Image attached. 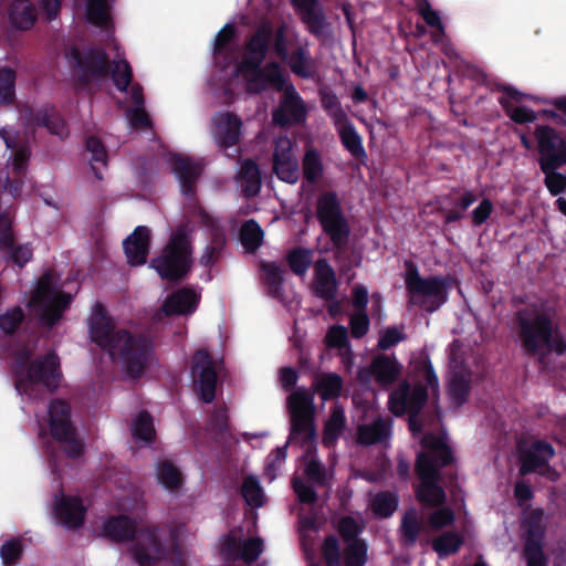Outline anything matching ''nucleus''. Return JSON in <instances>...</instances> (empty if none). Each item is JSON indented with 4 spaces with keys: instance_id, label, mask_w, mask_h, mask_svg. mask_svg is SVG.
Wrapping results in <instances>:
<instances>
[{
    "instance_id": "42",
    "label": "nucleus",
    "mask_w": 566,
    "mask_h": 566,
    "mask_svg": "<svg viewBox=\"0 0 566 566\" xmlns=\"http://www.w3.org/2000/svg\"><path fill=\"white\" fill-rule=\"evenodd\" d=\"M116 55L112 63L111 78L115 87L119 92H126L133 78V70L126 59L123 57L124 53L119 52V48L115 46Z\"/></svg>"
},
{
    "instance_id": "39",
    "label": "nucleus",
    "mask_w": 566,
    "mask_h": 566,
    "mask_svg": "<svg viewBox=\"0 0 566 566\" xmlns=\"http://www.w3.org/2000/svg\"><path fill=\"white\" fill-rule=\"evenodd\" d=\"M9 19L14 28L28 30L36 20L35 7L29 0H17L10 7Z\"/></svg>"
},
{
    "instance_id": "13",
    "label": "nucleus",
    "mask_w": 566,
    "mask_h": 566,
    "mask_svg": "<svg viewBox=\"0 0 566 566\" xmlns=\"http://www.w3.org/2000/svg\"><path fill=\"white\" fill-rule=\"evenodd\" d=\"M48 424L52 437L69 458L77 459L83 453V443L76 438L71 422L70 406L62 400H54L48 410Z\"/></svg>"
},
{
    "instance_id": "49",
    "label": "nucleus",
    "mask_w": 566,
    "mask_h": 566,
    "mask_svg": "<svg viewBox=\"0 0 566 566\" xmlns=\"http://www.w3.org/2000/svg\"><path fill=\"white\" fill-rule=\"evenodd\" d=\"M133 438L137 443H150L155 438L153 419L149 413L138 412L132 422Z\"/></svg>"
},
{
    "instance_id": "48",
    "label": "nucleus",
    "mask_w": 566,
    "mask_h": 566,
    "mask_svg": "<svg viewBox=\"0 0 566 566\" xmlns=\"http://www.w3.org/2000/svg\"><path fill=\"white\" fill-rule=\"evenodd\" d=\"M370 510L378 517L391 516L398 506V496L394 492H378L370 497Z\"/></svg>"
},
{
    "instance_id": "2",
    "label": "nucleus",
    "mask_w": 566,
    "mask_h": 566,
    "mask_svg": "<svg viewBox=\"0 0 566 566\" xmlns=\"http://www.w3.org/2000/svg\"><path fill=\"white\" fill-rule=\"evenodd\" d=\"M287 406L291 413V441H297L306 448L304 475L295 476L292 480L293 489L302 503L312 504L316 501V492L313 484L323 485L327 481L326 472L322 463L315 458L313 449L316 432L313 426V396L307 389L297 388L287 398Z\"/></svg>"
},
{
    "instance_id": "27",
    "label": "nucleus",
    "mask_w": 566,
    "mask_h": 566,
    "mask_svg": "<svg viewBox=\"0 0 566 566\" xmlns=\"http://www.w3.org/2000/svg\"><path fill=\"white\" fill-rule=\"evenodd\" d=\"M150 231L145 226H138L123 242L127 261L130 265L146 263L149 252Z\"/></svg>"
},
{
    "instance_id": "30",
    "label": "nucleus",
    "mask_w": 566,
    "mask_h": 566,
    "mask_svg": "<svg viewBox=\"0 0 566 566\" xmlns=\"http://www.w3.org/2000/svg\"><path fill=\"white\" fill-rule=\"evenodd\" d=\"M314 270L313 290L315 295L324 300L333 298L337 287L333 268L326 260L319 259L316 261Z\"/></svg>"
},
{
    "instance_id": "41",
    "label": "nucleus",
    "mask_w": 566,
    "mask_h": 566,
    "mask_svg": "<svg viewBox=\"0 0 566 566\" xmlns=\"http://www.w3.org/2000/svg\"><path fill=\"white\" fill-rule=\"evenodd\" d=\"M464 543V535L455 531H447L432 539V549L439 558L457 554Z\"/></svg>"
},
{
    "instance_id": "14",
    "label": "nucleus",
    "mask_w": 566,
    "mask_h": 566,
    "mask_svg": "<svg viewBox=\"0 0 566 566\" xmlns=\"http://www.w3.org/2000/svg\"><path fill=\"white\" fill-rule=\"evenodd\" d=\"M428 398V391L422 385L411 387L407 381L401 382L389 396V409L396 416L409 415V427L413 432L420 431L417 416Z\"/></svg>"
},
{
    "instance_id": "29",
    "label": "nucleus",
    "mask_w": 566,
    "mask_h": 566,
    "mask_svg": "<svg viewBox=\"0 0 566 566\" xmlns=\"http://www.w3.org/2000/svg\"><path fill=\"white\" fill-rule=\"evenodd\" d=\"M200 301V293L193 289L184 287L169 295L163 304L166 315L192 314Z\"/></svg>"
},
{
    "instance_id": "22",
    "label": "nucleus",
    "mask_w": 566,
    "mask_h": 566,
    "mask_svg": "<svg viewBox=\"0 0 566 566\" xmlns=\"http://www.w3.org/2000/svg\"><path fill=\"white\" fill-rule=\"evenodd\" d=\"M263 552V541L260 537L239 542L234 532L224 536L221 542V555L226 559H242L250 564L259 558Z\"/></svg>"
},
{
    "instance_id": "1",
    "label": "nucleus",
    "mask_w": 566,
    "mask_h": 566,
    "mask_svg": "<svg viewBox=\"0 0 566 566\" xmlns=\"http://www.w3.org/2000/svg\"><path fill=\"white\" fill-rule=\"evenodd\" d=\"M87 326L92 342L107 352L127 377L142 376L151 363V342L146 337L132 335L125 329H117L102 304L93 305Z\"/></svg>"
},
{
    "instance_id": "62",
    "label": "nucleus",
    "mask_w": 566,
    "mask_h": 566,
    "mask_svg": "<svg viewBox=\"0 0 566 566\" xmlns=\"http://www.w3.org/2000/svg\"><path fill=\"white\" fill-rule=\"evenodd\" d=\"M24 319V313L17 306L0 315V331L4 334H12Z\"/></svg>"
},
{
    "instance_id": "23",
    "label": "nucleus",
    "mask_w": 566,
    "mask_h": 566,
    "mask_svg": "<svg viewBox=\"0 0 566 566\" xmlns=\"http://www.w3.org/2000/svg\"><path fill=\"white\" fill-rule=\"evenodd\" d=\"M170 166L180 184L184 196L192 198L196 191V181L203 170L202 163L190 157L174 154L170 156Z\"/></svg>"
},
{
    "instance_id": "60",
    "label": "nucleus",
    "mask_w": 566,
    "mask_h": 566,
    "mask_svg": "<svg viewBox=\"0 0 566 566\" xmlns=\"http://www.w3.org/2000/svg\"><path fill=\"white\" fill-rule=\"evenodd\" d=\"M86 150L91 153V167L96 178L102 179V175L98 171L95 164H101L103 167L106 166L107 153L102 142L95 137H90L86 140Z\"/></svg>"
},
{
    "instance_id": "34",
    "label": "nucleus",
    "mask_w": 566,
    "mask_h": 566,
    "mask_svg": "<svg viewBox=\"0 0 566 566\" xmlns=\"http://www.w3.org/2000/svg\"><path fill=\"white\" fill-rule=\"evenodd\" d=\"M339 136L340 143L344 148L355 158L365 159L367 157L366 150L363 146V139L356 130L354 124L349 118L340 124L334 125Z\"/></svg>"
},
{
    "instance_id": "20",
    "label": "nucleus",
    "mask_w": 566,
    "mask_h": 566,
    "mask_svg": "<svg viewBox=\"0 0 566 566\" xmlns=\"http://www.w3.org/2000/svg\"><path fill=\"white\" fill-rule=\"evenodd\" d=\"M242 120L230 112L217 113L212 118L211 134L216 144L227 149L239 144Z\"/></svg>"
},
{
    "instance_id": "33",
    "label": "nucleus",
    "mask_w": 566,
    "mask_h": 566,
    "mask_svg": "<svg viewBox=\"0 0 566 566\" xmlns=\"http://www.w3.org/2000/svg\"><path fill=\"white\" fill-rule=\"evenodd\" d=\"M282 60L294 74L303 78H312L316 73L315 62L311 56L307 43L300 45L294 52L287 53V57Z\"/></svg>"
},
{
    "instance_id": "40",
    "label": "nucleus",
    "mask_w": 566,
    "mask_h": 566,
    "mask_svg": "<svg viewBox=\"0 0 566 566\" xmlns=\"http://www.w3.org/2000/svg\"><path fill=\"white\" fill-rule=\"evenodd\" d=\"M82 0H74L78 4ZM114 0H85L86 20L97 27H106L111 21Z\"/></svg>"
},
{
    "instance_id": "8",
    "label": "nucleus",
    "mask_w": 566,
    "mask_h": 566,
    "mask_svg": "<svg viewBox=\"0 0 566 566\" xmlns=\"http://www.w3.org/2000/svg\"><path fill=\"white\" fill-rule=\"evenodd\" d=\"M195 227L189 222L182 223L171 234L163 253L153 259L150 266L163 279L179 280L187 275L192 264L191 234Z\"/></svg>"
},
{
    "instance_id": "25",
    "label": "nucleus",
    "mask_w": 566,
    "mask_h": 566,
    "mask_svg": "<svg viewBox=\"0 0 566 566\" xmlns=\"http://www.w3.org/2000/svg\"><path fill=\"white\" fill-rule=\"evenodd\" d=\"M0 245L9 251L11 261L19 268H23L33 256V249L29 243L14 247L10 211L0 213Z\"/></svg>"
},
{
    "instance_id": "59",
    "label": "nucleus",
    "mask_w": 566,
    "mask_h": 566,
    "mask_svg": "<svg viewBox=\"0 0 566 566\" xmlns=\"http://www.w3.org/2000/svg\"><path fill=\"white\" fill-rule=\"evenodd\" d=\"M262 271L264 274V283L269 292L273 296L279 297L283 283V272L281 268L275 263H263Z\"/></svg>"
},
{
    "instance_id": "11",
    "label": "nucleus",
    "mask_w": 566,
    "mask_h": 566,
    "mask_svg": "<svg viewBox=\"0 0 566 566\" xmlns=\"http://www.w3.org/2000/svg\"><path fill=\"white\" fill-rule=\"evenodd\" d=\"M66 60L78 86H99L108 74V56L103 49L88 48L81 51L71 48Z\"/></svg>"
},
{
    "instance_id": "64",
    "label": "nucleus",
    "mask_w": 566,
    "mask_h": 566,
    "mask_svg": "<svg viewBox=\"0 0 566 566\" xmlns=\"http://www.w3.org/2000/svg\"><path fill=\"white\" fill-rule=\"evenodd\" d=\"M557 168H545L544 184L552 196H557L566 189V175L556 171Z\"/></svg>"
},
{
    "instance_id": "17",
    "label": "nucleus",
    "mask_w": 566,
    "mask_h": 566,
    "mask_svg": "<svg viewBox=\"0 0 566 566\" xmlns=\"http://www.w3.org/2000/svg\"><path fill=\"white\" fill-rule=\"evenodd\" d=\"M192 378L195 389L203 402H211L216 397L217 369L210 354L200 349L193 355Z\"/></svg>"
},
{
    "instance_id": "7",
    "label": "nucleus",
    "mask_w": 566,
    "mask_h": 566,
    "mask_svg": "<svg viewBox=\"0 0 566 566\" xmlns=\"http://www.w3.org/2000/svg\"><path fill=\"white\" fill-rule=\"evenodd\" d=\"M403 281L408 303L426 313L437 312L444 305L452 289L450 276H421L417 266L412 264L408 266Z\"/></svg>"
},
{
    "instance_id": "63",
    "label": "nucleus",
    "mask_w": 566,
    "mask_h": 566,
    "mask_svg": "<svg viewBox=\"0 0 566 566\" xmlns=\"http://www.w3.org/2000/svg\"><path fill=\"white\" fill-rule=\"evenodd\" d=\"M291 270L298 275H304L312 262V254L308 250L296 249L289 254Z\"/></svg>"
},
{
    "instance_id": "37",
    "label": "nucleus",
    "mask_w": 566,
    "mask_h": 566,
    "mask_svg": "<svg viewBox=\"0 0 566 566\" xmlns=\"http://www.w3.org/2000/svg\"><path fill=\"white\" fill-rule=\"evenodd\" d=\"M237 182L245 197H253L260 191L261 172L253 160L247 159L241 163Z\"/></svg>"
},
{
    "instance_id": "6",
    "label": "nucleus",
    "mask_w": 566,
    "mask_h": 566,
    "mask_svg": "<svg viewBox=\"0 0 566 566\" xmlns=\"http://www.w3.org/2000/svg\"><path fill=\"white\" fill-rule=\"evenodd\" d=\"M31 352L23 349L11 359V368L15 377V389L21 396L34 399L42 389L53 391L60 382V359L50 353L40 360L30 361Z\"/></svg>"
},
{
    "instance_id": "46",
    "label": "nucleus",
    "mask_w": 566,
    "mask_h": 566,
    "mask_svg": "<svg viewBox=\"0 0 566 566\" xmlns=\"http://www.w3.org/2000/svg\"><path fill=\"white\" fill-rule=\"evenodd\" d=\"M422 531V522L418 516L416 509H409L405 512L400 525V535L403 545H415Z\"/></svg>"
},
{
    "instance_id": "16",
    "label": "nucleus",
    "mask_w": 566,
    "mask_h": 566,
    "mask_svg": "<svg viewBox=\"0 0 566 566\" xmlns=\"http://www.w3.org/2000/svg\"><path fill=\"white\" fill-rule=\"evenodd\" d=\"M272 33V27L269 23L258 28L247 43L243 60L237 65V77H249V73L258 71V66H261L265 59Z\"/></svg>"
},
{
    "instance_id": "53",
    "label": "nucleus",
    "mask_w": 566,
    "mask_h": 566,
    "mask_svg": "<svg viewBox=\"0 0 566 566\" xmlns=\"http://www.w3.org/2000/svg\"><path fill=\"white\" fill-rule=\"evenodd\" d=\"M234 36V27L227 23L217 34L213 46V56L217 62L227 59L229 53L233 51L232 39Z\"/></svg>"
},
{
    "instance_id": "51",
    "label": "nucleus",
    "mask_w": 566,
    "mask_h": 566,
    "mask_svg": "<svg viewBox=\"0 0 566 566\" xmlns=\"http://www.w3.org/2000/svg\"><path fill=\"white\" fill-rule=\"evenodd\" d=\"M156 475L158 482L167 490H176L182 484L180 471L167 460L157 463Z\"/></svg>"
},
{
    "instance_id": "26",
    "label": "nucleus",
    "mask_w": 566,
    "mask_h": 566,
    "mask_svg": "<svg viewBox=\"0 0 566 566\" xmlns=\"http://www.w3.org/2000/svg\"><path fill=\"white\" fill-rule=\"evenodd\" d=\"M54 514L60 524L66 528L80 527L85 517V507L76 496L55 497Z\"/></svg>"
},
{
    "instance_id": "43",
    "label": "nucleus",
    "mask_w": 566,
    "mask_h": 566,
    "mask_svg": "<svg viewBox=\"0 0 566 566\" xmlns=\"http://www.w3.org/2000/svg\"><path fill=\"white\" fill-rule=\"evenodd\" d=\"M448 394L452 407L460 408L469 395V374L449 373Z\"/></svg>"
},
{
    "instance_id": "58",
    "label": "nucleus",
    "mask_w": 566,
    "mask_h": 566,
    "mask_svg": "<svg viewBox=\"0 0 566 566\" xmlns=\"http://www.w3.org/2000/svg\"><path fill=\"white\" fill-rule=\"evenodd\" d=\"M302 17L303 22L307 25L311 33L321 35L324 33L326 28V21L318 4H315L308 9L298 12Z\"/></svg>"
},
{
    "instance_id": "54",
    "label": "nucleus",
    "mask_w": 566,
    "mask_h": 566,
    "mask_svg": "<svg viewBox=\"0 0 566 566\" xmlns=\"http://www.w3.org/2000/svg\"><path fill=\"white\" fill-rule=\"evenodd\" d=\"M315 385L322 399L327 400L339 395L343 387V380L337 374L331 373L319 376Z\"/></svg>"
},
{
    "instance_id": "15",
    "label": "nucleus",
    "mask_w": 566,
    "mask_h": 566,
    "mask_svg": "<svg viewBox=\"0 0 566 566\" xmlns=\"http://www.w3.org/2000/svg\"><path fill=\"white\" fill-rule=\"evenodd\" d=\"M534 135L541 155L539 166L542 170L566 165V140L554 128L537 126Z\"/></svg>"
},
{
    "instance_id": "55",
    "label": "nucleus",
    "mask_w": 566,
    "mask_h": 566,
    "mask_svg": "<svg viewBox=\"0 0 566 566\" xmlns=\"http://www.w3.org/2000/svg\"><path fill=\"white\" fill-rule=\"evenodd\" d=\"M240 239L248 251L254 252L262 243L263 231L258 222L248 220L241 228Z\"/></svg>"
},
{
    "instance_id": "28",
    "label": "nucleus",
    "mask_w": 566,
    "mask_h": 566,
    "mask_svg": "<svg viewBox=\"0 0 566 566\" xmlns=\"http://www.w3.org/2000/svg\"><path fill=\"white\" fill-rule=\"evenodd\" d=\"M554 455V449L543 441L534 442L530 448L521 450V472L523 474L541 472Z\"/></svg>"
},
{
    "instance_id": "35",
    "label": "nucleus",
    "mask_w": 566,
    "mask_h": 566,
    "mask_svg": "<svg viewBox=\"0 0 566 566\" xmlns=\"http://www.w3.org/2000/svg\"><path fill=\"white\" fill-rule=\"evenodd\" d=\"M391 434V421L378 418L369 424L358 428V442L364 446L387 442Z\"/></svg>"
},
{
    "instance_id": "3",
    "label": "nucleus",
    "mask_w": 566,
    "mask_h": 566,
    "mask_svg": "<svg viewBox=\"0 0 566 566\" xmlns=\"http://www.w3.org/2000/svg\"><path fill=\"white\" fill-rule=\"evenodd\" d=\"M556 310L547 301H537L520 310L515 316L518 340L526 353L542 349L563 354L565 342L555 334Z\"/></svg>"
},
{
    "instance_id": "45",
    "label": "nucleus",
    "mask_w": 566,
    "mask_h": 566,
    "mask_svg": "<svg viewBox=\"0 0 566 566\" xmlns=\"http://www.w3.org/2000/svg\"><path fill=\"white\" fill-rule=\"evenodd\" d=\"M326 344L331 348H337L343 356L344 364L349 367L352 365L353 353L348 345L347 328L336 325L329 328L326 335Z\"/></svg>"
},
{
    "instance_id": "21",
    "label": "nucleus",
    "mask_w": 566,
    "mask_h": 566,
    "mask_svg": "<svg viewBox=\"0 0 566 566\" xmlns=\"http://www.w3.org/2000/svg\"><path fill=\"white\" fill-rule=\"evenodd\" d=\"M401 373V366L394 357L386 355L376 356L368 368H361L358 371L360 382H367L374 378L381 387H388L394 384Z\"/></svg>"
},
{
    "instance_id": "32",
    "label": "nucleus",
    "mask_w": 566,
    "mask_h": 566,
    "mask_svg": "<svg viewBox=\"0 0 566 566\" xmlns=\"http://www.w3.org/2000/svg\"><path fill=\"white\" fill-rule=\"evenodd\" d=\"M523 94L512 87H505L500 97V104L505 109L507 116L518 124L532 123L536 119L535 113L526 106H514L513 101H520Z\"/></svg>"
},
{
    "instance_id": "36",
    "label": "nucleus",
    "mask_w": 566,
    "mask_h": 566,
    "mask_svg": "<svg viewBox=\"0 0 566 566\" xmlns=\"http://www.w3.org/2000/svg\"><path fill=\"white\" fill-rule=\"evenodd\" d=\"M418 11L429 27L437 29V32L431 35L432 41L434 43H441L444 54L451 57L454 51L450 45L444 43L446 31L441 22L440 13L434 10L427 0L419 1Z\"/></svg>"
},
{
    "instance_id": "10",
    "label": "nucleus",
    "mask_w": 566,
    "mask_h": 566,
    "mask_svg": "<svg viewBox=\"0 0 566 566\" xmlns=\"http://www.w3.org/2000/svg\"><path fill=\"white\" fill-rule=\"evenodd\" d=\"M72 301L70 294L63 293L55 284L54 275L44 273L28 303L43 326L51 327L62 317Z\"/></svg>"
},
{
    "instance_id": "52",
    "label": "nucleus",
    "mask_w": 566,
    "mask_h": 566,
    "mask_svg": "<svg viewBox=\"0 0 566 566\" xmlns=\"http://www.w3.org/2000/svg\"><path fill=\"white\" fill-rule=\"evenodd\" d=\"M241 494L249 506L261 507L265 495L256 476L250 475L243 480Z\"/></svg>"
},
{
    "instance_id": "31",
    "label": "nucleus",
    "mask_w": 566,
    "mask_h": 566,
    "mask_svg": "<svg viewBox=\"0 0 566 566\" xmlns=\"http://www.w3.org/2000/svg\"><path fill=\"white\" fill-rule=\"evenodd\" d=\"M543 536V527L537 523H530L524 545V558L527 566H546L542 549Z\"/></svg>"
},
{
    "instance_id": "18",
    "label": "nucleus",
    "mask_w": 566,
    "mask_h": 566,
    "mask_svg": "<svg viewBox=\"0 0 566 566\" xmlns=\"http://www.w3.org/2000/svg\"><path fill=\"white\" fill-rule=\"evenodd\" d=\"M273 171L287 184H296L300 178V165L294 153L293 142L284 136L275 142L273 151Z\"/></svg>"
},
{
    "instance_id": "4",
    "label": "nucleus",
    "mask_w": 566,
    "mask_h": 566,
    "mask_svg": "<svg viewBox=\"0 0 566 566\" xmlns=\"http://www.w3.org/2000/svg\"><path fill=\"white\" fill-rule=\"evenodd\" d=\"M102 535L114 542L130 539V554L139 566H153L168 559V549L161 542L159 528L137 526L127 516L112 517L104 522Z\"/></svg>"
},
{
    "instance_id": "56",
    "label": "nucleus",
    "mask_w": 566,
    "mask_h": 566,
    "mask_svg": "<svg viewBox=\"0 0 566 566\" xmlns=\"http://www.w3.org/2000/svg\"><path fill=\"white\" fill-rule=\"evenodd\" d=\"M367 562V545L361 539L347 542L344 548L345 566H365Z\"/></svg>"
},
{
    "instance_id": "44",
    "label": "nucleus",
    "mask_w": 566,
    "mask_h": 566,
    "mask_svg": "<svg viewBox=\"0 0 566 566\" xmlns=\"http://www.w3.org/2000/svg\"><path fill=\"white\" fill-rule=\"evenodd\" d=\"M302 172L308 184H316L323 177V158L317 149H306L302 160Z\"/></svg>"
},
{
    "instance_id": "61",
    "label": "nucleus",
    "mask_w": 566,
    "mask_h": 566,
    "mask_svg": "<svg viewBox=\"0 0 566 566\" xmlns=\"http://www.w3.org/2000/svg\"><path fill=\"white\" fill-rule=\"evenodd\" d=\"M15 73L8 67H0V103L10 104L14 99Z\"/></svg>"
},
{
    "instance_id": "19",
    "label": "nucleus",
    "mask_w": 566,
    "mask_h": 566,
    "mask_svg": "<svg viewBox=\"0 0 566 566\" xmlns=\"http://www.w3.org/2000/svg\"><path fill=\"white\" fill-rule=\"evenodd\" d=\"M307 108L292 84L285 86L279 106L273 111V122L281 126L305 122Z\"/></svg>"
},
{
    "instance_id": "24",
    "label": "nucleus",
    "mask_w": 566,
    "mask_h": 566,
    "mask_svg": "<svg viewBox=\"0 0 566 566\" xmlns=\"http://www.w3.org/2000/svg\"><path fill=\"white\" fill-rule=\"evenodd\" d=\"M247 82V91L249 93H260L266 86H272L277 91H284L286 78L284 71L279 63H268L263 69L258 66V71L249 73V77H243Z\"/></svg>"
},
{
    "instance_id": "47",
    "label": "nucleus",
    "mask_w": 566,
    "mask_h": 566,
    "mask_svg": "<svg viewBox=\"0 0 566 566\" xmlns=\"http://www.w3.org/2000/svg\"><path fill=\"white\" fill-rule=\"evenodd\" d=\"M345 427V412L344 409L336 403L331 412L328 420L325 423L324 433H323V443L326 447H332Z\"/></svg>"
},
{
    "instance_id": "57",
    "label": "nucleus",
    "mask_w": 566,
    "mask_h": 566,
    "mask_svg": "<svg viewBox=\"0 0 566 566\" xmlns=\"http://www.w3.org/2000/svg\"><path fill=\"white\" fill-rule=\"evenodd\" d=\"M322 107L332 119L333 124H340L348 118L346 112L342 107V104L333 92H324L322 94Z\"/></svg>"
},
{
    "instance_id": "5",
    "label": "nucleus",
    "mask_w": 566,
    "mask_h": 566,
    "mask_svg": "<svg viewBox=\"0 0 566 566\" xmlns=\"http://www.w3.org/2000/svg\"><path fill=\"white\" fill-rule=\"evenodd\" d=\"M424 451L418 454L416 470L420 483L417 497L420 502L439 506L446 501L444 490L438 484L439 471L453 461L450 448L441 437L426 434L421 440Z\"/></svg>"
},
{
    "instance_id": "12",
    "label": "nucleus",
    "mask_w": 566,
    "mask_h": 566,
    "mask_svg": "<svg viewBox=\"0 0 566 566\" xmlns=\"http://www.w3.org/2000/svg\"><path fill=\"white\" fill-rule=\"evenodd\" d=\"M316 217L323 229V233L331 241L332 248L346 247L350 227L345 217L340 201L334 191L325 192L317 199Z\"/></svg>"
},
{
    "instance_id": "9",
    "label": "nucleus",
    "mask_w": 566,
    "mask_h": 566,
    "mask_svg": "<svg viewBox=\"0 0 566 566\" xmlns=\"http://www.w3.org/2000/svg\"><path fill=\"white\" fill-rule=\"evenodd\" d=\"M0 136L7 148L12 151L0 172V184L2 189L15 199L21 196L27 185L31 186V181L27 179L31 150L28 143L22 140L19 132L12 127H3Z\"/></svg>"
},
{
    "instance_id": "38",
    "label": "nucleus",
    "mask_w": 566,
    "mask_h": 566,
    "mask_svg": "<svg viewBox=\"0 0 566 566\" xmlns=\"http://www.w3.org/2000/svg\"><path fill=\"white\" fill-rule=\"evenodd\" d=\"M129 98L133 107L126 112L128 123L134 127H148L150 119L144 108V94L139 84H132Z\"/></svg>"
},
{
    "instance_id": "50",
    "label": "nucleus",
    "mask_w": 566,
    "mask_h": 566,
    "mask_svg": "<svg viewBox=\"0 0 566 566\" xmlns=\"http://www.w3.org/2000/svg\"><path fill=\"white\" fill-rule=\"evenodd\" d=\"M34 120L38 126L46 127L48 130L53 135L63 137L67 134V128L64 120L52 107L40 109Z\"/></svg>"
}]
</instances>
